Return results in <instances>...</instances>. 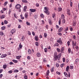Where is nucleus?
I'll use <instances>...</instances> for the list:
<instances>
[{
	"label": "nucleus",
	"instance_id": "1",
	"mask_svg": "<svg viewBox=\"0 0 79 79\" xmlns=\"http://www.w3.org/2000/svg\"><path fill=\"white\" fill-rule=\"evenodd\" d=\"M44 8V12L45 13H46V14L48 15H50V12H49V11H48V8H47V7H45Z\"/></svg>",
	"mask_w": 79,
	"mask_h": 79
},
{
	"label": "nucleus",
	"instance_id": "2",
	"mask_svg": "<svg viewBox=\"0 0 79 79\" xmlns=\"http://www.w3.org/2000/svg\"><path fill=\"white\" fill-rule=\"evenodd\" d=\"M21 6L19 4H17L15 6V7L17 9V10H19V12H21Z\"/></svg>",
	"mask_w": 79,
	"mask_h": 79
},
{
	"label": "nucleus",
	"instance_id": "3",
	"mask_svg": "<svg viewBox=\"0 0 79 79\" xmlns=\"http://www.w3.org/2000/svg\"><path fill=\"white\" fill-rule=\"evenodd\" d=\"M57 43H59L60 45H63V41L61 40V38H60L57 41Z\"/></svg>",
	"mask_w": 79,
	"mask_h": 79
},
{
	"label": "nucleus",
	"instance_id": "4",
	"mask_svg": "<svg viewBox=\"0 0 79 79\" xmlns=\"http://www.w3.org/2000/svg\"><path fill=\"white\" fill-rule=\"evenodd\" d=\"M72 44L73 48H74V46H76V41H75V43H74V41L73 40L72 41Z\"/></svg>",
	"mask_w": 79,
	"mask_h": 79
},
{
	"label": "nucleus",
	"instance_id": "5",
	"mask_svg": "<svg viewBox=\"0 0 79 79\" xmlns=\"http://www.w3.org/2000/svg\"><path fill=\"white\" fill-rule=\"evenodd\" d=\"M30 11L31 13H34V12H35V11H36V10L34 9H30Z\"/></svg>",
	"mask_w": 79,
	"mask_h": 79
},
{
	"label": "nucleus",
	"instance_id": "6",
	"mask_svg": "<svg viewBox=\"0 0 79 79\" xmlns=\"http://www.w3.org/2000/svg\"><path fill=\"white\" fill-rule=\"evenodd\" d=\"M16 32V31L15 29H12L10 31L11 35H13V33H15Z\"/></svg>",
	"mask_w": 79,
	"mask_h": 79
},
{
	"label": "nucleus",
	"instance_id": "7",
	"mask_svg": "<svg viewBox=\"0 0 79 79\" xmlns=\"http://www.w3.org/2000/svg\"><path fill=\"white\" fill-rule=\"evenodd\" d=\"M29 15V14H28V13L26 12L25 14V18H26V19H27V17H28V15Z\"/></svg>",
	"mask_w": 79,
	"mask_h": 79
},
{
	"label": "nucleus",
	"instance_id": "8",
	"mask_svg": "<svg viewBox=\"0 0 79 79\" xmlns=\"http://www.w3.org/2000/svg\"><path fill=\"white\" fill-rule=\"evenodd\" d=\"M67 12L68 15L70 16L71 15V13H70V10L69 9L67 10Z\"/></svg>",
	"mask_w": 79,
	"mask_h": 79
},
{
	"label": "nucleus",
	"instance_id": "9",
	"mask_svg": "<svg viewBox=\"0 0 79 79\" xmlns=\"http://www.w3.org/2000/svg\"><path fill=\"white\" fill-rule=\"evenodd\" d=\"M48 21L50 25H52V24L53 22H52V20H51V19H49Z\"/></svg>",
	"mask_w": 79,
	"mask_h": 79
},
{
	"label": "nucleus",
	"instance_id": "10",
	"mask_svg": "<svg viewBox=\"0 0 79 79\" xmlns=\"http://www.w3.org/2000/svg\"><path fill=\"white\" fill-rule=\"evenodd\" d=\"M6 54H5L4 55L2 54L1 56V58H5L6 56Z\"/></svg>",
	"mask_w": 79,
	"mask_h": 79
},
{
	"label": "nucleus",
	"instance_id": "11",
	"mask_svg": "<svg viewBox=\"0 0 79 79\" xmlns=\"http://www.w3.org/2000/svg\"><path fill=\"white\" fill-rule=\"evenodd\" d=\"M46 73H47L46 74V76H49V73H50V71H49V70H48Z\"/></svg>",
	"mask_w": 79,
	"mask_h": 79
},
{
	"label": "nucleus",
	"instance_id": "12",
	"mask_svg": "<svg viewBox=\"0 0 79 79\" xmlns=\"http://www.w3.org/2000/svg\"><path fill=\"white\" fill-rule=\"evenodd\" d=\"M36 55L38 58H39V57H40L41 56V54H40V53H37L36 54Z\"/></svg>",
	"mask_w": 79,
	"mask_h": 79
},
{
	"label": "nucleus",
	"instance_id": "13",
	"mask_svg": "<svg viewBox=\"0 0 79 79\" xmlns=\"http://www.w3.org/2000/svg\"><path fill=\"white\" fill-rule=\"evenodd\" d=\"M64 47H62L60 50L61 52L63 53V52H64Z\"/></svg>",
	"mask_w": 79,
	"mask_h": 79
},
{
	"label": "nucleus",
	"instance_id": "14",
	"mask_svg": "<svg viewBox=\"0 0 79 79\" xmlns=\"http://www.w3.org/2000/svg\"><path fill=\"white\" fill-rule=\"evenodd\" d=\"M69 66H67V67L66 68V71L67 72L69 71Z\"/></svg>",
	"mask_w": 79,
	"mask_h": 79
},
{
	"label": "nucleus",
	"instance_id": "15",
	"mask_svg": "<svg viewBox=\"0 0 79 79\" xmlns=\"http://www.w3.org/2000/svg\"><path fill=\"white\" fill-rule=\"evenodd\" d=\"M58 56L59 57L58 58V60H60V58H61V53H60L59 54Z\"/></svg>",
	"mask_w": 79,
	"mask_h": 79
},
{
	"label": "nucleus",
	"instance_id": "16",
	"mask_svg": "<svg viewBox=\"0 0 79 79\" xmlns=\"http://www.w3.org/2000/svg\"><path fill=\"white\" fill-rule=\"evenodd\" d=\"M27 10V6H25L23 7V11H26V10Z\"/></svg>",
	"mask_w": 79,
	"mask_h": 79
},
{
	"label": "nucleus",
	"instance_id": "17",
	"mask_svg": "<svg viewBox=\"0 0 79 79\" xmlns=\"http://www.w3.org/2000/svg\"><path fill=\"white\" fill-rule=\"evenodd\" d=\"M21 56H16V58L17 60H19L20 58H21Z\"/></svg>",
	"mask_w": 79,
	"mask_h": 79
},
{
	"label": "nucleus",
	"instance_id": "18",
	"mask_svg": "<svg viewBox=\"0 0 79 79\" xmlns=\"http://www.w3.org/2000/svg\"><path fill=\"white\" fill-rule=\"evenodd\" d=\"M28 53L29 55H31V52L30 49H28Z\"/></svg>",
	"mask_w": 79,
	"mask_h": 79
},
{
	"label": "nucleus",
	"instance_id": "19",
	"mask_svg": "<svg viewBox=\"0 0 79 79\" xmlns=\"http://www.w3.org/2000/svg\"><path fill=\"white\" fill-rule=\"evenodd\" d=\"M54 57L55 60H56L57 59H58V56H54Z\"/></svg>",
	"mask_w": 79,
	"mask_h": 79
},
{
	"label": "nucleus",
	"instance_id": "20",
	"mask_svg": "<svg viewBox=\"0 0 79 79\" xmlns=\"http://www.w3.org/2000/svg\"><path fill=\"white\" fill-rule=\"evenodd\" d=\"M57 11L59 12H60V11H62V8H59L57 9Z\"/></svg>",
	"mask_w": 79,
	"mask_h": 79
},
{
	"label": "nucleus",
	"instance_id": "21",
	"mask_svg": "<svg viewBox=\"0 0 79 79\" xmlns=\"http://www.w3.org/2000/svg\"><path fill=\"white\" fill-rule=\"evenodd\" d=\"M35 40L36 41H38V36H35Z\"/></svg>",
	"mask_w": 79,
	"mask_h": 79
},
{
	"label": "nucleus",
	"instance_id": "22",
	"mask_svg": "<svg viewBox=\"0 0 79 79\" xmlns=\"http://www.w3.org/2000/svg\"><path fill=\"white\" fill-rule=\"evenodd\" d=\"M74 68V67L73 65H70L69 67V68L70 69H73Z\"/></svg>",
	"mask_w": 79,
	"mask_h": 79
},
{
	"label": "nucleus",
	"instance_id": "23",
	"mask_svg": "<svg viewBox=\"0 0 79 79\" xmlns=\"http://www.w3.org/2000/svg\"><path fill=\"white\" fill-rule=\"evenodd\" d=\"M12 61L15 63H18V60H12Z\"/></svg>",
	"mask_w": 79,
	"mask_h": 79
},
{
	"label": "nucleus",
	"instance_id": "24",
	"mask_svg": "<svg viewBox=\"0 0 79 79\" xmlns=\"http://www.w3.org/2000/svg\"><path fill=\"white\" fill-rule=\"evenodd\" d=\"M64 75H65V77H68V74L66 73L65 72H64Z\"/></svg>",
	"mask_w": 79,
	"mask_h": 79
},
{
	"label": "nucleus",
	"instance_id": "25",
	"mask_svg": "<svg viewBox=\"0 0 79 79\" xmlns=\"http://www.w3.org/2000/svg\"><path fill=\"white\" fill-rule=\"evenodd\" d=\"M79 61V59H77L75 60V62L77 63V64H78V63Z\"/></svg>",
	"mask_w": 79,
	"mask_h": 79
},
{
	"label": "nucleus",
	"instance_id": "26",
	"mask_svg": "<svg viewBox=\"0 0 79 79\" xmlns=\"http://www.w3.org/2000/svg\"><path fill=\"white\" fill-rule=\"evenodd\" d=\"M44 37H45V38H46L47 37V34L45 33H44Z\"/></svg>",
	"mask_w": 79,
	"mask_h": 79
},
{
	"label": "nucleus",
	"instance_id": "27",
	"mask_svg": "<svg viewBox=\"0 0 79 79\" xmlns=\"http://www.w3.org/2000/svg\"><path fill=\"white\" fill-rule=\"evenodd\" d=\"M47 50H48L47 48H46L44 49V51L45 52V53H47Z\"/></svg>",
	"mask_w": 79,
	"mask_h": 79
},
{
	"label": "nucleus",
	"instance_id": "28",
	"mask_svg": "<svg viewBox=\"0 0 79 79\" xmlns=\"http://www.w3.org/2000/svg\"><path fill=\"white\" fill-rule=\"evenodd\" d=\"M63 30V28L60 27L58 30L59 32H61V31Z\"/></svg>",
	"mask_w": 79,
	"mask_h": 79
},
{
	"label": "nucleus",
	"instance_id": "29",
	"mask_svg": "<svg viewBox=\"0 0 79 79\" xmlns=\"http://www.w3.org/2000/svg\"><path fill=\"white\" fill-rule=\"evenodd\" d=\"M68 52L69 53H71V48H69L68 49Z\"/></svg>",
	"mask_w": 79,
	"mask_h": 79
},
{
	"label": "nucleus",
	"instance_id": "30",
	"mask_svg": "<svg viewBox=\"0 0 79 79\" xmlns=\"http://www.w3.org/2000/svg\"><path fill=\"white\" fill-rule=\"evenodd\" d=\"M22 2L23 3H27V1H26V0H22Z\"/></svg>",
	"mask_w": 79,
	"mask_h": 79
},
{
	"label": "nucleus",
	"instance_id": "31",
	"mask_svg": "<svg viewBox=\"0 0 79 79\" xmlns=\"http://www.w3.org/2000/svg\"><path fill=\"white\" fill-rule=\"evenodd\" d=\"M19 47L21 48H23V45H21V43H20L19 44Z\"/></svg>",
	"mask_w": 79,
	"mask_h": 79
},
{
	"label": "nucleus",
	"instance_id": "32",
	"mask_svg": "<svg viewBox=\"0 0 79 79\" xmlns=\"http://www.w3.org/2000/svg\"><path fill=\"white\" fill-rule=\"evenodd\" d=\"M20 18L22 19H24V17L22 15H20Z\"/></svg>",
	"mask_w": 79,
	"mask_h": 79
},
{
	"label": "nucleus",
	"instance_id": "33",
	"mask_svg": "<svg viewBox=\"0 0 79 79\" xmlns=\"http://www.w3.org/2000/svg\"><path fill=\"white\" fill-rule=\"evenodd\" d=\"M5 27L3 26L1 27V29L2 30H5Z\"/></svg>",
	"mask_w": 79,
	"mask_h": 79
},
{
	"label": "nucleus",
	"instance_id": "34",
	"mask_svg": "<svg viewBox=\"0 0 79 79\" xmlns=\"http://www.w3.org/2000/svg\"><path fill=\"white\" fill-rule=\"evenodd\" d=\"M8 22L6 20L4 21V23L5 24H8Z\"/></svg>",
	"mask_w": 79,
	"mask_h": 79
},
{
	"label": "nucleus",
	"instance_id": "35",
	"mask_svg": "<svg viewBox=\"0 0 79 79\" xmlns=\"http://www.w3.org/2000/svg\"><path fill=\"white\" fill-rule=\"evenodd\" d=\"M40 16L41 18H44V17L43 14H41V15H40Z\"/></svg>",
	"mask_w": 79,
	"mask_h": 79
},
{
	"label": "nucleus",
	"instance_id": "36",
	"mask_svg": "<svg viewBox=\"0 0 79 79\" xmlns=\"http://www.w3.org/2000/svg\"><path fill=\"white\" fill-rule=\"evenodd\" d=\"M56 66L57 68H58V67L60 66V65H59V64H58V63H56Z\"/></svg>",
	"mask_w": 79,
	"mask_h": 79
},
{
	"label": "nucleus",
	"instance_id": "37",
	"mask_svg": "<svg viewBox=\"0 0 79 79\" xmlns=\"http://www.w3.org/2000/svg\"><path fill=\"white\" fill-rule=\"evenodd\" d=\"M5 15H2L1 16V19H3V18H5Z\"/></svg>",
	"mask_w": 79,
	"mask_h": 79
},
{
	"label": "nucleus",
	"instance_id": "38",
	"mask_svg": "<svg viewBox=\"0 0 79 79\" xmlns=\"http://www.w3.org/2000/svg\"><path fill=\"white\" fill-rule=\"evenodd\" d=\"M35 44L36 46H37V47H38V46H39V43H38V42H36L35 43Z\"/></svg>",
	"mask_w": 79,
	"mask_h": 79
},
{
	"label": "nucleus",
	"instance_id": "39",
	"mask_svg": "<svg viewBox=\"0 0 79 79\" xmlns=\"http://www.w3.org/2000/svg\"><path fill=\"white\" fill-rule=\"evenodd\" d=\"M59 46V44L58 43H56L54 45V47H58Z\"/></svg>",
	"mask_w": 79,
	"mask_h": 79
},
{
	"label": "nucleus",
	"instance_id": "40",
	"mask_svg": "<svg viewBox=\"0 0 79 79\" xmlns=\"http://www.w3.org/2000/svg\"><path fill=\"white\" fill-rule=\"evenodd\" d=\"M3 68L4 69H6V64H4L3 65Z\"/></svg>",
	"mask_w": 79,
	"mask_h": 79
},
{
	"label": "nucleus",
	"instance_id": "41",
	"mask_svg": "<svg viewBox=\"0 0 79 79\" xmlns=\"http://www.w3.org/2000/svg\"><path fill=\"white\" fill-rule=\"evenodd\" d=\"M64 18V14H62L61 15V19H63Z\"/></svg>",
	"mask_w": 79,
	"mask_h": 79
},
{
	"label": "nucleus",
	"instance_id": "42",
	"mask_svg": "<svg viewBox=\"0 0 79 79\" xmlns=\"http://www.w3.org/2000/svg\"><path fill=\"white\" fill-rule=\"evenodd\" d=\"M76 24V22H73V26H75Z\"/></svg>",
	"mask_w": 79,
	"mask_h": 79
},
{
	"label": "nucleus",
	"instance_id": "43",
	"mask_svg": "<svg viewBox=\"0 0 79 79\" xmlns=\"http://www.w3.org/2000/svg\"><path fill=\"white\" fill-rule=\"evenodd\" d=\"M14 73H18V72H19V70L17 69H15L14 71Z\"/></svg>",
	"mask_w": 79,
	"mask_h": 79
},
{
	"label": "nucleus",
	"instance_id": "44",
	"mask_svg": "<svg viewBox=\"0 0 79 79\" xmlns=\"http://www.w3.org/2000/svg\"><path fill=\"white\" fill-rule=\"evenodd\" d=\"M70 6L71 7L73 6V2L71 1H70Z\"/></svg>",
	"mask_w": 79,
	"mask_h": 79
},
{
	"label": "nucleus",
	"instance_id": "45",
	"mask_svg": "<svg viewBox=\"0 0 79 79\" xmlns=\"http://www.w3.org/2000/svg\"><path fill=\"white\" fill-rule=\"evenodd\" d=\"M52 16L53 18H55V13L53 14L52 15Z\"/></svg>",
	"mask_w": 79,
	"mask_h": 79
},
{
	"label": "nucleus",
	"instance_id": "46",
	"mask_svg": "<svg viewBox=\"0 0 79 79\" xmlns=\"http://www.w3.org/2000/svg\"><path fill=\"white\" fill-rule=\"evenodd\" d=\"M7 3H8V2H5V3L4 4V6H6V5Z\"/></svg>",
	"mask_w": 79,
	"mask_h": 79
},
{
	"label": "nucleus",
	"instance_id": "47",
	"mask_svg": "<svg viewBox=\"0 0 79 79\" xmlns=\"http://www.w3.org/2000/svg\"><path fill=\"white\" fill-rule=\"evenodd\" d=\"M57 56L58 55H57V53L56 52H55L54 54V56Z\"/></svg>",
	"mask_w": 79,
	"mask_h": 79
},
{
	"label": "nucleus",
	"instance_id": "48",
	"mask_svg": "<svg viewBox=\"0 0 79 79\" xmlns=\"http://www.w3.org/2000/svg\"><path fill=\"white\" fill-rule=\"evenodd\" d=\"M11 10H9L8 11V14L10 15V14H11Z\"/></svg>",
	"mask_w": 79,
	"mask_h": 79
},
{
	"label": "nucleus",
	"instance_id": "49",
	"mask_svg": "<svg viewBox=\"0 0 79 79\" xmlns=\"http://www.w3.org/2000/svg\"><path fill=\"white\" fill-rule=\"evenodd\" d=\"M56 50L58 52H60V49L59 48H57Z\"/></svg>",
	"mask_w": 79,
	"mask_h": 79
},
{
	"label": "nucleus",
	"instance_id": "50",
	"mask_svg": "<svg viewBox=\"0 0 79 79\" xmlns=\"http://www.w3.org/2000/svg\"><path fill=\"white\" fill-rule=\"evenodd\" d=\"M47 48L49 50H51V47L50 46H48L47 47Z\"/></svg>",
	"mask_w": 79,
	"mask_h": 79
},
{
	"label": "nucleus",
	"instance_id": "51",
	"mask_svg": "<svg viewBox=\"0 0 79 79\" xmlns=\"http://www.w3.org/2000/svg\"><path fill=\"white\" fill-rule=\"evenodd\" d=\"M0 35H3V33L2 31H0Z\"/></svg>",
	"mask_w": 79,
	"mask_h": 79
},
{
	"label": "nucleus",
	"instance_id": "52",
	"mask_svg": "<svg viewBox=\"0 0 79 79\" xmlns=\"http://www.w3.org/2000/svg\"><path fill=\"white\" fill-rule=\"evenodd\" d=\"M54 71V68L53 67L51 69V72L52 73Z\"/></svg>",
	"mask_w": 79,
	"mask_h": 79
},
{
	"label": "nucleus",
	"instance_id": "53",
	"mask_svg": "<svg viewBox=\"0 0 79 79\" xmlns=\"http://www.w3.org/2000/svg\"><path fill=\"white\" fill-rule=\"evenodd\" d=\"M69 45H70V42H69V41H68L67 42V45L68 46H69Z\"/></svg>",
	"mask_w": 79,
	"mask_h": 79
},
{
	"label": "nucleus",
	"instance_id": "54",
	"mask_svg": "<svg viewBox=\"0 0 79 79\" xmlns=\"http://www.w3.org/2000/svg\"><path fill=\"white\" fill-rule=\"evenodd\" d=\"M28 35H31V32L29 31H28Z\"/></svg>",
	"mask_w": 79,
	"mask_h": 79
},
{
	"label": "nucleus",
	"instance_id": "55",
	"mask_svg": "<svg viewBox=\"0 0 79 79\" xmlns=\"http://www.w3.org/2000/svg\"><path fill=\"white\" fill-rule=\"evenodd\" d=\"M18 20L19 23H22V22H23V21L21 20V19H18Z\"/></svg>",
	"mask_w": 79,
	"mask_h": 79
},
{
	"label": "nucleus",
	"instance_id": "56",
	"mask_svg": "<svg viewBox=\"0 0 79 79\" xmlns=\"http://www.w3.org/2000/svg\"><path fill=\"white\" fill-rule=\"evenodd\" d=\"M64 64H62L60 65V67L63 68V67L64 65Z\"/></svg>",
	"mask_w": 79,
	"mask_h": 79
},
{
	"label": "nucleus",
	"instance_id": "57",
	"mask_svg": "<svg viewBox=\"0 0 79 79\" xmlns=\"http://www.w3.org/2000/svg\"><path fill=\"white\" fill-rule=\"evenodd\" d=\"M26 23L27 24V25H28V26H30V23L28 22H26Z\"/></svg>",
	"mask_w": 79,
	"mask_h": 79
},
{
	"label": "nucleus",
	"instance_id": "58",
	"mask_svg": "<svg viewBox=\"0 0 79 79\" xmlns=\"http://www.w3.org/2000/svg\"><path fill=\"white\" fill-rule=\"evenodd\" d=\"M11 24L7 25V27H9V28H10V27H11Z\"/></svg>",
	"mask_w": 79,
	"mask_h": 79
},
{
	"label": "nucleus",
	"instance_id": "59",
	"mask_svg": "<svg viewBox=\"0 0 79 79\" xmlns=\"http://www.w3.org/2000/svg\"><path fill=\"white\" fill-rule=\"evenodd\" d=\"M23 69V68L22 67H20L19 69V71H22Z\"/></svg>",
	"mask_w": 79,
	"mask_h": 79
},
{
	"label": "nucleus",
	"instance_id": "60",
	"mask_svg": "<svg viewBox=\"0 0 79 79\" xmlns=\"http://www.w3.org/2000/svg\"><path fill=\"white\" fill-rule=\"evenodd\" d=\"M9 73H10V74H11L13 73V71L12 70H10L8 71Z\"/></svg>",
	"mask_w": 79,
	"mask_h": 79
},
{
	"label": "nucleus",
	"instance_id": "61",
	"mask_svg": "<svg viewBox=\"0 0 79 79\" xmlns=\"http://www.w3.org/2000/svg\"><path fill=\"white\" fill-rule=\"evenodd\" d=\"M65 19H63V20H62V23H65Z\"/></svg>",
	"mask_w": 79,
	"mask_h": 79
},
{
	"label": "nucleus",
	"instance_id": "62",
	"mask_svg": "<svg viewBox=\"0 0 79 79\" xmlns=\"http://www.w3.org/2000/svg\"><path fill=\"white\" fill-rule=\"evenodd\" d=\"M57 34H58V35H60V36L62 35V34L60 32L58 33Z\"/></svg>",
	"mask_w": 79,
	"mask_h": 79
},
{
	"label": "nucleus",
	"instance_id": "63",
	"mask_svg": "<svg viewBox=\"0 0 79 79\" xmlns=\"http://www.w3.org/2000/svg\"><path fill=\"white\" fill-rule=\"evenodd\" d=\"M24 78L25 79H27V76H26H26H24Z\"/></svg>",
	"mask_w": 79,
	"mask_h": 79
},
{
	"label": "nucleus",
	"instance_id": "64",
	"mask_svg": "<svg viewBox=\"0 0 79 79\" xmlns=\"http://www.w3.org/2000/svg\"><path fill=\"white\" fill-rule=\"evenodd\" d=\"M63 62L64 63V62H65V58L64 57L63 58Z\"/></svg>",
	"mask_w": 79,
	"mask_h": 79
}]
</instances>
